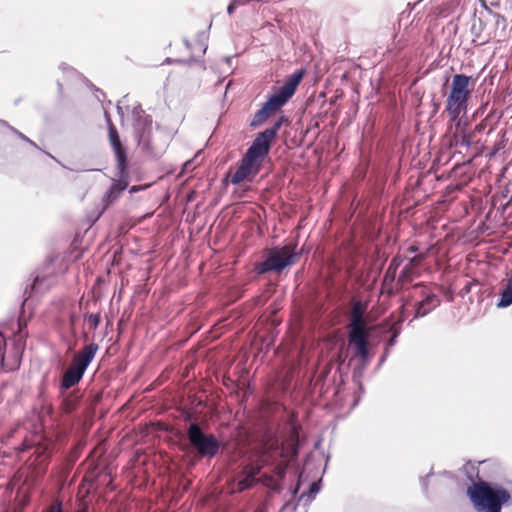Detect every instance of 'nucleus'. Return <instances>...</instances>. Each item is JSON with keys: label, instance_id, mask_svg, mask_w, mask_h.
I'll list each match as a JSON object with an SVG mask.
<instances>
[{"label": "nucleus", "instance_id": "nucleus-1", "mask_svg": "<svg viewBox=\"0 0 512 512\" xmlns=\"http://www.w3.org/2000/svg\"><path fill=\"white\" fill-rule=\"evenodd\" d=\"M285 121L287 118L281 116L271 127L257 134L242 157L236 172L231 176L230 181L233 185H238L244 180L251 181L260 172L263 161L270 152L272 142Z\"/></svg>", "mask_w": 512, "mask_h": 512}, {"label": "nucleus", "instance_id": "nucleus-2", "mask_svg": "<svg viewBox=\"0 0 512 512\" xmlns=\"http://www.w3.org/2000/svg\"><path fill=\"white\" fill-rule=\"evenodd\" d=\"M467 495L477 512H501L511 500L510 492L503 486L484 480L469 486Z\"/></svg>", "mask_w": 512, "mask_h": 512}, {"label": "nucleus", "instance_id": "nucleus-3", "mask_svg": "<svg viewBox=\"0 0 512 512\" xmlns=\"http://www.w3.org/2000/svg\"><path fill=\"white\" fill-rule=\"evenodd\" d=\"M134 136L141 150L151 158H159L165 152L167 143L161 131H153L152 117L143 110L134 112Z\"/></svg>", "mask_w": 512, "mask_h": 512}, {"label": "nucleus", "instance_id": "nucleus-4", "mask_svg": "<svg viewBox=\"0 0 512 512\" xmlns=\"http://www.w3.org/2000/svg\"><path fill=\"white\" fill-rule=\"evenodd\" d=\"M303 76V70L295 71L290 75L278 91L270 96L262 108L254 114L250 126L254 128L261 126L273 113L281 109L294 95Z\"/></svg>", "mask_w": 512, "mask_h": 512}, {"label": "nucleus", "instance_id": "nucleus-5", "mask_svg": "<svg viewBox=\"0 0 512 512\" xmlns=\"http://www.w3.org/2000/svg\"><path fill=\"white\" fill-rule=\"evenodd\" d=\"M366 310V303L355 301L351 308L348 326V342L355 347L357 355L364 364L369 359L368 339L370 337V329L364 319Z\"/></svg>", "mask_w": 512, "mask_h": 512}, {"label": "nucleus", "instance_id": "nucleus-6", "mask_svg": "<svg viewBox=\"0 0 512 512\" xmlns=\"http://www.w3.org/2000/svg\"><path fill=\"white\" fill-rule=\"evenodd\" d=\"M471 77L465 74H455L452 78L450 93L446 100V111L450 120L460 126V117L467 113L469 89Z\"/></svg>", "mask_w": 512, "mask_h": 512}, {"label": "nucleus", "instance_id": "nucleus-7", "mask_svg": "<svg viewBox=\"0 0 512 512\" xmlns=\"http://www.w3.org/2000/svg\"><path fill=\"white\" fill-rule=\"evenodd\" d=\"M98 349V345L92 342L73 357L71 365L63 374L59 390L65 392L80 382Z\"/></svg>", "mask_w": 512, "mask_h": 512}, {"label": "nucleus", "instance_id": "nucleus-8", "mask_svg": "<svg viewBox=\"0 0 512 512\" xmlns=\"http://www.w3.org/2000/svg\"><path fill=\"white\" fill-rule=\"evenodd\" d=\"M186 433L190 446L199 457L214 458L219 453L221 442L215 435L204 432L198 422H191Z\"/></svg>", "mask_w": 512, "mask_h": 512}, {"label": "nucleus", "instance_id": "nucleus-9", "mask_svg": "<svg viewBox=\"0 0 512 512\" xmlns=\"http://www.w3.org/2000/svg\"><path fill=\"white\" fill-rule=\"evenodd\" d=\"M298 257V253L290 246L275 247L270 250L266 259L255 266L258 274H265L270 271L281 272L287 266L293 264L294 259Z\"/></svg>", "mask_w": 512, "mask_h": 512}, {"label": "nucleus", "instance_id": "nucleus-10", "mask_svg": "<svg viewBox=\"0 0 512 512\" xmlns=\"http://www.w3.org/2000/svg\"><path fill=\"white\" fill-rule=\"evenodd\" d=\"M107 123L109 130V142L116 157L119 177L122 178L128 167L126 148L121 142L116 127L113 125V123L110 121L108 117Z\"/></svg>", "mask_w": 512, "mask_h": 512}, {"label": "nucleus", "instance_id": "nucleus-11", "mask_svg": "<svg viewBox=\"0 0 512 512\" xmlns=\"http://www.w3.org/2000/svg\"><path fill=\"white\" fill-rule=\"evenodd\" d=\"M261 466L258 464H248L244 467L237 479L234 480L232 491L242 492L252 487L256 482V476L260 473Z\"/></svg>", "mask_w": 512, "mask_h": 512}, {"label": "nucleus", "instance_id": "nucleus-12", "mask_svg": "<svg viewBox=\"0 0 512 512\" xmlns=\"http://www.w3.org/2000/svg\"><path fill=\"white\" fill-rule=\"evenodd\" d=\"M429 249L425 252L418 253L414 257L409 258L407 263L402 268L401 272L398 275V283L404 285L406 283L411 282L414 278L419 275L418 267L422 263L423 260L428 256Z\"/></svg>", "mask_w": 512, "mask_h": 512}, {"label": "nucleus", "instance_id": "nucleus-13", "mask_svg": "<svg viewBox=\"0 0 512 512\" xmlns=\"http://www.w3.org/2000/svg\"><path fill=\"white\" fill-rule=\"evenodd\" d=\"M422 297L423 299L416 304L414 318L426 316L441 303L440 298L432 292H426L423 290Z\"/></svg>", "mask_w": 512, "mask_h": 512}, {"label": "nucleus", "instance_id": "nucleus-14", "mask_svg": "<svg viewBox=\"0 0 512 512\" xmlns=\"http://www.w3.org/2000/svg\"><path fill=\"white\" fill-rule=\"evenodd\" d=\"M52 284V279L46 275H36L33 282L27 285L25 295L28 294L25 301L34 294L44 293Z\"/></svg>", "mask_w": 512, "mask_h": 512}, {"label": "nucleus", "instance_id": "nucleus-15", "mask_svg": "<svg viewBox=\"0 0 512 512\" xmlns=\"http://www.w3.org/2000/svg\"><path fill=\"white\" fill-rule=\"evenodd\" d=\"M59 397L61 398V407L65 413H71L78 402V397L75 393L62 392L60 390Z\"/></svg>", "mask_w": 512, "mask_h": 512}, {"label": "nucleus", "instance_id": "nucleus-16", "mask_svg": "<svg viewBox=\"0 0 512 512\" xmlns=\"http://www.w3.org/2000/svg\"><path fill=\"white\" fill-rule=\"evenodd\" d=\"M0 126L7 127L10 131H12L22 141H24V142L30 144L32 147L40 150V148L38 147V145L34 141L29 139L26 135H24L22 132H20L16 128L10 126L5 120H1L0 119Z\"/></svg>", "mask_w": 512, "mask_h": 512}, {"label": "nucleus", "instance_id": "nucleus-17", "mask_svg": "<svg viewBox=\"0 0 512 512\" xmlns=\"http://www.w3.org/2000/svg\"><path fill=\"white\" fill-rule=\"evenodd\" d=\"M319 491V482H312L309 486V490L307 492L302 493L299 500L305 499L306 502H311Z\"/></svg>", "mask_w": 512, "mask_h": 512}, {"label": "nucleus", "instance_id": "nucleus-18", "mask_svg": "<svg viewBox=\"0 0 512 512\" xmlns=\"http://www.w3.org/2000/svg\"><path fill=\"white\" fill-rule=\"evenodd\" d=\"M118 197V194L115 192V187H110V189L103 196V202L106 206H108L111 203H113Z\"/></svg>", "mask_w": 512, "mask_h": 512}, {"label": "nucleus", "instance_id": "nucleus-19", "mask_svg": "<svg viewBox=\"0 0 512 512\" xmlns=\"http://www.w3.org/2000/svg\"><path fill=\"white\" fill-rule=\"evenodd\" d=\"M128 183L122 179L114 180L111 187H115V192L118 196L126 189Z\"/></svg>", "mask_w": 512, "mask_h": 512}, {"label": "nucleus", "instance_id": "nucleus-20", "mask_svg": "<svg viewBox=\"0 0 512 512\" xmlns=\"http://www.w3.org/2000/svg\"><path fill=\"white\" fill-rule=\"evenodd\" d=\"M473 142V135L470 133L463 134L459 140V144L462 147L469 148Z\"/></svg>", "mask_w": 512, "mask_h": 512}, {"label": "nucleus", "instance_id": "nucleus-21", "mask_svg": "<svg viewBox=\"0 0 512 512\" xmlns=\"http://www.w3.org/2000/svg\"><path fill=\"white\" fill-rule=\"evenodd\" d=\"M87 322L91 328L96 329L100 324V315L99 314H89L87 316Z\"/></svg>", "mask_w": 512, "mask_h": 512}, {"label": "nucleus", "instance_id": "nucleus-22", "mask_svg": "<svg viewBox=\"0 0 512 512\" xmlns=\"http://www.w3.org/2000/svg\"><path fill=\"white\" fill-rule=\"evenodd\" d=\"M44 512H64L61 500L56 499Z\"/></svg>", "mask_w": 512, "mask_h": 512}, {"label": "nucleus", "instance_id": "nucleus-23", "mask_svg": "<svg viewBox=\"0 0 512 512\" xmlns=\"http://www.w3.org/2000/svg\"><path fill=\"white\" fill-rule=\"evenodd\" d=\"M194 169H195L194 158L189 159L183 164L181 174L184 175L188 172L193 171Z\"/></svg>", "mask_w": 512, "mask_h": 512}, {"label": "nucleus", "instance_id": "nucleus-24", "mask_svg": "<svg viewBox=\"0 0 512 512\" xmlns=\"http://www.w3.org/2000/svg\"><path fill=\"white\" fill-rule=\"evenodd\" d=\"M207 39H208V35L205 31L198 33L197 40L200 43L201 47L203 48V52H205L207 49V45H206Z\"/></svg>", "mask_w": 512, "mask_h": 512}, {"label": "nucleus", "instance_id": "nucleus-25", "mask_svg": "<svg viewBox=\"0 0 512 512\" xmlns=\"http://www.w3.org/2000/svg\"><path fill=\"white\" fill-rule=\"evenodd\" d=\"M402 263H403V257L400 255H396L395 257L392 258L388 267L397 271V269L400 267V265Z\"/></svg>", "mask_w": 512, "mask_h": 512}, {"label": "nucleus", "instance_id": "nucleus-26", "mask_svg": "<svg viewBox=\"0 0 512 512\" xmlns=\"http://www.w3.org/2000/svg\"><path fill=\"white\" fill-rule=\"evenodd\" d=\"M397 276V271L388 267L385 272V281H394Z\"/></svg>", "mask_w": 512, "mask_h": 512}, {"label": "nucleus", "instance_id": "nucleus-27", "mask_svg": "<svg viewBox=\"0 0 512 512\" xmlns=\"http://www.w3.org/2000/svg\"><path fill=\"white\" fill-rule=\"evenodd\" d=\"M433 474L432 471H430L425 477H422L420 479V482H421V486H422V489L425 493H427L428 491V482H427V479Z\"/></svg>", "mask_w": 512, "mask_h": 512}, {"label": "nucleus", "instance_id": "nucleus-28", "mask_svg": "<svg viewBox=\"0 0 512 512\" xmlns=\"http://www.w3.org/2000/svg\"><path fill=\"white\" fill-rule=\"evenodd\" d=\"M398 335H399V332L397 330H395L392 337L390 338V340L387 343L386 349H389L390 347H393L395 345L396 338L398 337Z\"/></svg>", "mask_w": 512, "mask_h": 512}, {"label": "nucleus", "instance_id": "nucleus-29", "mask_svg": "<svg viewBox=\"0 0 512 512\" xmlns=\"http://www.w3.org/2000/svg\"><path fill=\"white\" fill-rule=\"evenodd\" d=\"M237 8V1H230V4L227 7V12L231 15L235 9Z\"/></svg>", "mask_w": 512, "mask_h": 512}, {"label": "nucleus", "instance_id": "nucleus-30", "mask_svg": "<svg viewBox=\"0 0 512 512\" xmlns=\"http://www.w3.org/2000/svg\"><path fill=\"white\" fill-rule=\"evenodd\" d=\"M407 252H409V253H417V254L420 253L419 252V248L416 245L409 246L408 249H407Z\"/></svg>", "mask_w": 512, "mask_h": 512}, {"label": "nucleus", "instance_id": "nucleus-31", "mask_svg": "<svg viewBox=\"0 0 512 512\" xmlns=\"http://www.w3.org/2000/svg\"><path fill=\"white\" fill-rule=\"evenodd\" d=\"M387 353H388V349H386L385 354L381 357L378 366H381L384 363Z\"/></svg>", "mask_w": 512, "mask_h": 512}, {"label": "nucleus", "instance_id": "nucleus-32", "mask_svg": "<svg viewBox=\"0 0 512 512\" xmlns=\"http://www.w3.org/2000/svg\"><path fill=\"white\" fill-rule=\"evenodd\" d=\"M481 130H482V126L481 125H476L475 131H481Z\"/></svg>", "mask_w": 512, "mask_h": 512}, {"label": "nucleus", "instance_id": "nucleus-33", "mask_svg": "<svg viewBox=\"0 0 512 512\" xmlns=\"http://www.w3.org/2000/svg\"><path fill=\"white\" fill-rule=\"evenodd\" d=\"M184 42H185L186 47H189V46H190V43H189V41H188V40H185Z\"/></svg>", "mask_w": 512, "mask_h": 512}, {"label": "nucleus", "instance_id": "nucleus-34", "mask_svg": "<svg viewBox=\"0 0 512 512\" xmlns=\"http://www.w3.org/2000/svg\"><path fill=\"white\" fill-rule=\"evenodd\" d=\"M46 154H47L49 157H51V158H53L54 160H56V159H55V157H54V156H52V154L47 153V152H46Z\"/></svg>", "mask_w": 512, "mask_h": 512}, {"label": "nucleus", "instance_id": "nucleus-35", "mask_svg": "<svg viewBox=\"0 0 512 512\" xmlns=\"http://www.w3.org/2000/svg\"><path fill=\"white\" fill-rule=\"evenodd\" d=\"M135 191H136V187H132L131 190H130L131 193L135 192Z\"/></svg>", "mask_w": 512, "mask_h": 512}, {"label": "nucleus", "instance_id": "nucleus-36", "mask_svg": "<svg viewBox=\"0 0 512 512\" xmlns=\"http://www.w3.org/2000/svg\"><path fill=\"white\" fill-rule=\"evenodd\" d=\"M416 287H424L422 284H417Z\"/></svg>", "mask_w": 512, "mask_h": 512}]
</instances>
